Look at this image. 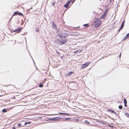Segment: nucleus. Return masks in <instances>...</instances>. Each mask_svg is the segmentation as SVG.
Masks as SVG:
<instances>
[{"label": "nucleus", "mask_w": 129, "mask_h": 129, "mask_svg": "<svg viewBox=\"0 0 129 129\" xmlns=\"http://www.w3.org/2000/svg\"><path fill=\"white\" fill-rule=\"evenodd\" d=\"M107 112H111V113H114L115 114H116V112H115L113 110H110L109 109H108L107 110Z\"/></svg>", "instance_id": "nucleus-12"}, {"label": "nucleus", "mask_w": 129, "mask_h": 129, "mask_svg": "<svg viewBox=\"0 0 129 129\" xmlns=\"http://www.w3.org/2000/svg\"><path fill=\"white\" fill-rule=\"evenodd\" d=\"M18 126H19V127L22 126L21 124V123H19V124H18Z\"/></svg>", "instance_id": "nucleus-28"}, {"label": "nucleus", "mask_w": 129, "mask_h": 129, "mask_svg": "<svg viewBox=\"0 0 129 129\" xmlns=\"http://www.w3.org/2000/svg\"><path fill=\"white\" fill-rule=\"evenodd\" d=\"M4 39V37H3V39H2L3 40V39Z\"/></svg>", "instance_id": "nucleus-36"}, {"label": "nucleus", "mask_w": 129, "mask_h": 129, "mask_svg": "<svg viewBox=\"0 0 129 129\" xmlns=\"http://www.w3.org/2000/svg\"><path fill=\"white\" fill-rule=\"evenodd\" d=\"M30 123V122H26L25 123L24 125H26L27 124H29Z\"/></svg>", "instance_id": "nucleus-22"}, {"label": "nucleus", "mask_w": 129, "mask_h": 129, "mask_svg": "<svg viewBox=\"0 0 129 129\" xmlns=\"http://www.w3.org/2000/svg\"><path fill=\"white\" fill-rule=\"evenodd\" d=\"M33 8L32 7H31V8H30L28 10H30V9H32Z\"/></svg>", "instance_id": "nucleus-32"}, {"label": "nucleus", "mask_w": 129, "mask_h": 129, "mask_svg": "<svg viewBox=\"0 0 129 129\" xmlns=\"http://www.w3.org/2000/svg\"><path fill=\"white\" fill-rule=\"evenodd\" d=\"M67 42V41L66 40H61L59 41V43L61 45L66 43Z\"/></svg>", "instance_id": "nucleus-7"}, {"label": "nucleus", "mask_w": 129, "mask_h": 129, "mask_svg": "<svg viewBox=\"0 0 129 129\" xmlns=\"http://www.w3.org/2000/svg\"><path fill=\"white\" fill-rule=\"evenodd\" d=\"M106 16V15H105L103 14L100 18V19H104L105 18V17Z\"/></svg>", "instance_id": "nucleus-13"}, {"label": "nucleus", "mask_w": 129, "mask_h": 129, "mask_svg": "<svg viewBox=\"0 0 129 129\" xmlns=\"http://www.w3.org/2000/svg\"><path fill=\"white\" fill-rule=\"evenodd\" d=\"M125 22V20H124L122 22L121 25L120 29L118 30V32H119L123 28Z\"/></svg>", "instance_id": "nucleus-8"}, {"label": "nucleus", "mask_w": 129, "mask_h": 129, "mask_svg": "<svg viewBox=\"0 0 129 129\" xmlns=\"http://www.w3.org/2000/svg\"><path fill=\"white\" fill-rule=\"evenodd\" d=\"M55 4V2H53L52 4V5L54 6Z\"/></svg>", "instance_id": "nucleus-29"}, {"label": "nucleus", "mask_w": 129, "mask_h": 129, "mask_svg": "<svg viewBox=\"0 0 129 129\" xmlns=\"http://www.w3.org/2000/svg\"><path fill=\"white\" fill-rule=\"evenodd\" d=\"M69 119L68 118H66V119Z\"/></svg>", "instance_id": "nucleus-35"}, {"label": "nucleus", "mask_w": 129, "mask_h": 129, "mask_svg": "<svg viewBox=\"0 0 129 129\" xmlns=\"http://www.w3.org/2000/svg\"><path fill=\"white\" fill-rule=\"evenodd\" d=\"M46 79H44V80H43V83H44L46 81Z\"/></svg>", "instance_id": "nucleus-27"}, {"label": "nucleus", "mask_w": 129, "mask_h": 129, "mask_svg": "<svg viewBox=\"0 0 129 129\" xmlns=\"http://www.w3.org/2000/svg\"><path fill=\"white\" fill-rule=\"evenodd\" d=\"M68 34L67 33H62V35H59V37L61 38H65L68 36Z\"/></svg>", "instance_id": "nucleus-6"}, {"label": "nucleus", "mask_w": 129, "mask_h": 129, "mask_svg": "<svg viewBox=\"0 0 129 129\" xmlns=\"http://www.w3.org/2000/svg\"><path fill=\"white\" fill-rule=\"evenodd\" d=\"M125 115L127 117L129 118V114L128 113H126L125 114Z\"/></svg>", "instance_id": "nucleus-19"}, {"label": "nucleus", "mask_w": 129, "mask_h": 129, "mask_svg": "<svg viewBox=\"0 0 129 129\" xmlns=\"http://www.w3.org/2000/svg\"><path fill=\"white\" fill-rule=\"evenodd\" d=\"M43 86V84H41L39 85V87H42Z\"/></svg>", "instance_id": "nucleus-23"}, {"label": "nucleus", "mask_w": 129, "mask_h": 129, "mask_svg": "<svg viewBox=\"0 0 129 129\" xmlns=\"http://www.w3.org/2000/svg\"><path fill=\"white\" fill-rule=\"evenodd\" d=\"M1 96V95H0V96Z\"/></svg>", "instance_id": "nucleus-38"}, {"label": "nucleus", "mask_w": 129, "mask_h": 129, "mask_svg": "<svg viewBox=\"0 0 129 129\" xmlns=\"http://www.w3.org/2000/svg\"><path fill=\"white\" fill-rule=\"evenodd\" d=\"M7 110L6 109H3L2 111V112H3V113L6 112H7Z\"/></svg>", "instance_id": "nucleus-15"}, {"label": "nucleus", "mask_w": 129, "mask_h": 129, "mask_svg": "<svg viewBox=\"0 0 129 129\" xmlns=\"http://www.w3.org/2000/svg\"><path fill=\"white\" fill-rule=\"evenodd\" d=\"M129 38V33L127 34L124 37V38L122 40V41H125L127 39Z\"/></svg>", "instance_id": "nucleus-9"}, {"label": "nucleus", "mask_w": 129, "mask_h": 129, "mask_svg": "<svg viewBox=\"0 0 129 129\" xmlns=\"http://www.w3.org/2000/svg\"><path fill=\"white\" fill-rule=\"evenodd\" d=\"M52 27L53 28H56V26L55 22H52Z\"/></svg>", "instance_id": "nucleus-11"}, {"label": "nucleus", "mask_w": 129, "mask_h": 129, "mask_svg": "<svg viewBox=\"0 0 129 129\" xmlns=\"http://www.w3.org/2000/svg\"><path fill=\"white\" fill-rule=\"evenodd\" d=\"M84 26L87 27L89 26V24H84L83 25Z\"/></svg>", "instance_id": "nucleus-17"}, {"label": "nucleus", "mask_w": 129, "mask_h": 129, "mask_svg": "<svg viewBox=\"0 0 129 129\" xmlns=\"http://www.w3.org/2000/svg\"><path fill=\"white\" fill-rule=\"evenodd\" d=\"M39 28H36V31L37 32H38L39 31Z\"/></svg>", "instance_id": "nucleus-25"}, {"label": "nucleus", "mask_w": 129, "mask_h": 129, "mask_svg": "<svg viewBox=\"0 0 129 129\" xmlns=\"http://www.w3.org/2000/svg\"><path fill=\"white\" fill-rule=\"evenodd\" d=\"M79 120L78 119H75V121L76 122H78Z\"/></svg>", "instance_id": "nucleus-20"}, {"label": "nucleus", "mask_w": 129, "mask_h": 129, "mask_svg": "<svg viewBox=\"0 0 129 129\" xmlns=\"http://www.w3.org/2000/svg\"><path fill=\"white\" fill-rule=\"evenodd\" d=\"M60 113L61 114H63V115H69V114L67 113Z\"/></svg>", "instance_id": "nucleus-26"}, {"label": "nucleus", "mask_w": 129, "mask_h": 129, "mask_svg": "<svg viewBox=\"0 0 129 129\" xmlns=\"http://www.w3.org/2000/svg\"><path fill=\"white\" fill-rule=\"evenodd\" d=\"M118 108L120 109H122V106L120 105L119 106Z\"/></svg>", "instance_id": "nucleus-24"}, {"label": "nucleus", "mask_w": 129, "mask_h": 129, "mask_svg": "<svg viewBox=\"0 0 129 129\" xmlns=\"http://www.w3.org/2000/svg\"><path fill=\"white\" fill-rule=\"evenodd\" d=\"M108 10V9H107L105 11H104V13L103 14H104L106 16V14L107 13V11Z\"/></svg>", "instance_id": "nucleus-16"}, {"label": "nucleus", "mask_w": 129, "mask_h": 129, "mask_svg": "<svg viewBox=\"0 0 129 129\" xmlns=\"http://www.w3.org/2000/svg\"><path fill=\"white\" fill-rule=\"evenodd\" d=\"M74 73V72H68V75H67L68 76H70L72 74H73Z\"/></svg>", "instance_id": "nucleus-14"}, {"label": "nucleus", "mask_w": 129, "mask_h": 129, "mask_svg": "<svg viewBox=\"0 0 129 129\" xmlns=\"http://www.w3.org/2000/svg\"><path fill=\"white\" fill-rule=\"evenodd\" d=\"M71 1H68L66 4L64 5V7L66 8H67L69 6V5H70V4L71 3Z\"/></svg>", "instance_id": "nucleus-10"}, {"label": "nucleus", "mask_w": 129, "mask_h": 129, "mask_svg": "<svg viewBox=\"0 0 129 129\" xmlns=\"http://www.w3.org/2000/svg\"><path fill=\"white\" fill-rule=\"evenodd\" d=\"M124 104L127 103V102L126 101V99H124Z\"/></svg>", "instance_id": "nucleus-21"}, {"label": "nucleus", "mask_w": 129, "mask_h": 129, "mask_svg": "<svg viewBox=\"0 0 129 129\" xmlns=\"http://www.w3.org/2000/svg\"><path fill=\"white\" fill-rule=\"evenodd\" d=\"M12 129H15V127H12Z\"/></svg>", "instance_id": "nucleus-33"}, {"label": "nucleus", "mask_w": 129, "mask_h": 129, "mask_svg": "<svg viewBox=\"0 0 129 129\" xmlns=\"http://www.w3.org/2000/svg\"><path fill=\"white\" fill-rule=\"evenodd\" d=\"M121 53H120V54H119V58H120V57L121 56Z\"/></svg>", "instance_id": "nucleus-31"}, {"label": "nucleus", "mask_w": 129, "mask_h": 129, "mask_svg": "<svg viewBox=\"0 0 129 129\" xmlns=\"http://www.w3.org/2000/svg\"><path fill=\"white\" fill-rule=\"evenodd\" d=\"M101 21L99 19L96 18L94 22V26L96 28L99 27L101 25Z\"/></svg>", "instance_id": "nucleus-1"}, {"label": "nucleus", "mask_w": 129, "mask_h": 129, "mask_svg": "<svg viewBox=\"0 0 129 129\" xmlns=\"http://www.w3.org/2000/svg\"><path fill=\"white\" fill-rule=\"evenodd\" d=\"M22 28L21 27H19L17 29H15L14 30H13L14 32H17L18 33H19L21 32V31L22 29Z\"/></svg>", "instance_id": "nucleus-5"}, {"label": "nucleus", "mask_w": 129, "mask_h": 129, "mask_svg": "<svg viewBox=\"0 0 129 129\" xmlns=\"http://www.w3.org/2000/svg\"><path fill=\"white\" fill-rule=\"evenodd\" d=\"M81 51H82V50H80V52Z\"/></svg>", "instance_id": "nucleus-34"}, {"label": "nucleus", "mask_w": 129, "mask_h": 129, "mask_svg": "<svg viewBox=\"0 0 129 129\" xmlns=\"http://www.w3.org/2000/svg\"><path fill=\"white\" fill-rule=\"evenodd\" d=\"M90 63L89 62H87L86 63L83 64L81 66V68L82 69H83L87 67L90 64Z\"/></svg>", "instance_id": "nucleus-4"}, {"label": "nucleus", "mask_w": 129, "mask_h": 129, "mask_svg": "<svg viewBox=\"0 0 129 129\" xmlns=\"http://www.w3.org/2000/svg\"><path fill=\"white\" fill-rule=\"evenodd\" d=\"M58 54H59V52H58Z\"/></svg>", "instance_id": "nucleus-37"}, {"label": "nucleus", "mask_w": 129, "mask_h": 129, "mask_svg": "<svg viewBox=\"0 0 129 129\" xmlns=\"http://www.w3.org/2000/svg\"><path fill=\"white\" fill-rule=\"evenodd\" d=\"M21 97L20 95L19 94L17 95H16L15 96L11 98V99H14L18 101H19L21 99Z\"/></svg>", "instance_id": "nucleus-2"}, {"label": "nucleus", "mask_w": 129, "mask_h": 129, "mask_svg": "<svg viewBox=\"0 0 129 129\" xmlns=\"http://www.w3.org/2000/svg\"><path fill=\"white\" fill-rule=\"evenodd\" d=\"M84 122L85 123L88 124H89L90 123V122H88L87 120H85V121Z\"/></svg>", "instance_id": "nucleus-18"}, {"label": "nucleus", "mask_w": 129, "mask_h": 129, "mask_svg": "<svg viewBox=\"0 0 129 129\" xmlns=\"http://www.w3.org/2000/svg\"><path fill=\"white\" fill-rule=\"evenodd\" d=\"M17 15H18L20 16H23V14L19 12L18 11L15 12L13 15L12 16L11 19L12 18L13 16Z\"/></svg>", "instance_id": "nucleus-3"}, {"label": "nucleus", "mask_w": 129, "mask_h": 129, "mask_svg": "<svg viewBox=\"0 0 129 129\" xmlns=\"http://www.w3.org/2000/svg\"><path fill=\"white\" fill-rule=\"evenodd\" d=\"M124 106L125 107H126L127 106V103L124 104Z\"/></svg>", "instance_id": "nucleus-30"}]
</instances>
